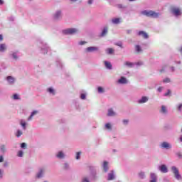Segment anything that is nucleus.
I'll return each instance as SVG.
<instances>
[{
  "label": "nucleus",
  "mask_w": 182,
  "mask_h": 182,
  "mask_svg": "<svg viewBox=\"0 0 182 182\" xmlns=\"http://www.w3.org/2000/svg\"><path fill=\"white\" fill-rule=\"evenodd\" d=\"M162 90H163V87H160L158 89L159 92H161Z\"/></svg>",
  "instance_id": "obj_55"
},
{
  "label": "nucleus",
  "mask_w": 182,
  "mask_h": 182,
  "mask_svg": "<svg viewBox=\"0 0 182 182\" xmlns=\"http://www.w3.org/2000/svg\"><path fill=\"white\" fill-rule=\"evenodd\" d=\"M4 4V1L3 0H0V5Z\"/></svg>",
  "instance_id": "obj_56"
},
{
  "label": "nucleus",
  "mask_w": 182,
  "mask_h": 182,
  "mask_svg": "<svg viewBox=\"0 0 182 182\" xmlns=\"http://www.w3.org/2000/svg\"><path fill=\"white\" fill-rule=\"evenodd\" d=\"M23 151H18V157H23Z\"/></svg>",
  "instance_id": "obj_30"
},
{
  "label": "nucleus",
  "mask_w": 182,
  "mask_h": 182,
  "mask_svg": "<svg viewBox=\"0 0 182 182\" xmlns=\"http://www.w3.org/2000/svg\"><path fill=\"white\" fill-rule=\"evenodd\" d=\"M76 32H77V29L76 28H68L63 31L65 35H74Z\"/></svg>",
  "instance_id": "obj_3"
},
{
  "label": "nucleus",
  "mask_w": 182,
  "mask_h": 182,
  "mask_svg": "<svg viewBox=\"0 0 182 182\" xmlns=\"http://www.w3.org/2000/svg\"><path fill=\"white\" fill-rule=\"evenodd\" d=\"M105 65L107 69H112V64L109 62L105 61Z\"/></svg>",
  "instance_id": "obj_18"
},
{
  "label": "nucleus",
  "mask_w": 182,
  "mask_h": 182,
  "mask_svg": "<svg viewBox=\"0 0 182 182\" xmlns=\"http://www.w3.org/2000/svg\"><path fill=\"white\" fill-rule=\"evenodd\" d=\"M181 107H182V104L179 105L178 107V110H179V112L181 111Z\"/></svg>",
  "instance_id": "obj_42"
},
{
  "label": "nucleus",
  "mask_w": 182,
  "mask_h": 182,
  "mask_svg": "<svg viewBox=\"0 0 182 182\" xmlns=\"http://www.w3.org/2000/svg\"><path fill=\"white\" fill-rule=\"evenodd\" d=\"M92 3H93V0H89L88 1L89 5H92Z\"/></svg>",
  "instance_id": "obj_47"
},
{
  "label": "nucleus",
  "mask_w": 182,
  "mask_h": 182,
  "mask_svg": "<svg viewBox=\"0 0 182 182\" xmlns=\"http://www.w3.org/2000/svg\"><path fill=\"white\" fill-rule=\"evenodd\" d=\"M35 114H38V111H33L28 117V120H31L33 117V116H35Z\"/></svg>",
  "instance_id": "obj_23"
},
{
  "label": "nucleus",
  "mask_w": 182,
  "mask_h": 182,
  "mask_svg": "<svg viewBox=\"0 0 182 182\" xmlns=\"http://www.w3.org/2000/svg\"><path fill=\"white\" fill-rule=\"evenodd\" d=\"M136 65H143V63L142 62H138V63H136Z\"/></svg>",
  "instance_id": "obj_51"
},
{
  "label": "nucleus",
  "mask_w": 182,
  "mask_h": 182,
  "mask_svg": "<svg viewBox=\"0 0 182 182\" xmlns=\"http://www.w3.org/2000/svg\"><path fill=\"white\" fill-rule=\"evenodd\" d=\"M0 178H2V170L0 169Z\"/></svg>",
  "instance_id": "obj_52"
},
{
  "label": "nucleus",
  "mask_w": 182,
  "mask_h": 182,
  "mask_svg": "<svg viewBox=\"0 0 182 182\" xmlns=\"http://www.w3.org/2000/svg\"><path fill=\"white\" fill-rule=\"evenodd\" d=\"M98 92H99V93H103L105 92V90H103V88L102 87H98Z\"/></svg>",
  "instance_id": "obj_31"
},
{
  "label": "nucleus",
  "mask_w": 182,
  "mask_h": 182,
  "mask_svg": "<svg viewBox=\"0 0 182 182\" xmlns=\"http://www.w3.org/2000/svg\"><path fill=\"white\" fill-rule=\"evenodd\" d=\"M13 99H14V100H19V96L17 94H14L13 95Z\"/></svg>",
  "instance_id": "obj_29"
},
{
  "label": "nucleus",
  "mask_w": 182,
  "mask_h": 182,
  "mask_svg": "<svg viewBox=\"0 0 182 182\" xmlns=\"http://www.w3.org/2000/svg\"><path fill=\"white\" fill-rule=\"evenodd\" d=\"M178 156L179 157H181V155L180 154H178Z\"/></svg>",
  "instance_id": "obj_61"
},
{
  "label": "nucleus",
  "mask_w": 182,
  "mask_h": 182,
  "mask_svg": "<svg viewBox=\"0 0 182 182\" xmlns=\"http://www.w3.org/2000/svg\"><path fill=\"white\" fill-rule=\"evenodd\" d=\"M117 46H119V48H122V43H115Z\"/></svg>",
  "instance_id": "obj_43"
},
{
  "label": "nucleus",
  "mask_w": 182,
  "mask_h": 182,
  "mask_svg": "<svg viewBox=\"0 0 182 182\" xmlns=\"http://www.w3.org/2000/svg\"><path fill=\"white\" fill-rule=\"evenodd\" d=\"M180 141H182V135L180 137Z\"/></svg>",
  "instance_id": "obj_60"
},
{
  "label": "nucleus",
  "mask_w": 182,
  "mask_h": 182,
  "mask_svg": "<svg viewBox=\"0 0 182 182\" xmlns=\"http://www.w3.org/2000/svg\"><path fill=\"white\" fill-rule=\"evenodd\" d=\"M6 46H5V44H0V52H4V50H6Z\"/></svg>",
  "instance_id": "obj_19"
},
{
  "label": "nucleus",
  "mask_w": 182,
  "mask_h": 182,
  "mask_svg": "<svg viewBox=\"0 0 182 182\" xmlns=\"http://www.w3.org/2000/svg\"><path fill=\"white\" fill-rule=\"evenodd\" d=\"M48 92H49V93H52V95H55V90H53V88H48Z\"/></svg>",
  "instance_id": "obj_28"
},
{
  "label": "nucleus",
  "mask_w": 182,
  "mask_h": 182,
  "mask_svg": "<svg viewBox=\"0 0 182 182\" xmlns=\"http://www.w3.org/2000/svg\"><path fill=\"white\" fill-rule=\"evenodd\" d=\"M161 112V113H167V108H166V106L162 105Z\"/></svg>",
  "instance_id": "obj_24"
},
{
  "label": "nucleus",
  "mask_w": 182,
  "mask_h": 182,
  "mask_svg": "<svg viewBox=\"0 0 182 182\" xmlns=\"http://www.w3.org/2000/svg\"><path fill=\"white\" fill-rule=\"evenodd\" d=\"M112 23H114L115 25H117L118 23H120V18H112Z\"/></svg>",
  "instance_id": "obj_15"
},
{
  "label": "nucleus",
  "mask_w": 182,
  "mask_h": 182,
  "mask_svg": "<svg viewBox=\"0 0 182 182\" xmlns=\"http://www.w3.org/2000/svg\"><path fill=\"white\" fill-rule=\"evenodd\" d=\"M139 176L140 178H144V173L140 172L139 173Z\"/></svg>",
  "instance_id": "obj_34"
},
{
  "label": "nucleus",
  "mask_w": 182,
  "mask_h": 182,
  "mask_svg": "<svg viewBox=\"0 0 182 182\" xmlns=\"http://www.w3.org/2000/svg\"><path fill=\"white\" fill-rule=\"evenodd\" d=\"M171 170L177 180H181V175L178 173V169L176 166H172Z\"/></svg>",
  "instance_id": "obj_2"
},
{
  "label": "nucleus",
  "mask_w": 182,
  "mask_h": 182,
  "mask_svg": "<svg viewBox=\"0 0 182 182\" xmlns=\"http://www.w3.org/2000/svg\"><path fill=\"white\" fill-rule=\"evenodd\" d=\"M105 127L106 129H107L108 130H111L112 129V125L110 124V123H107L105 124Z\"/></svg>",
  "instance_id": "obj_27"
},
{
  "label": "nucleus",
  "mask_w": 182,
  "mask_h": 182,
  "mask_svg": "<svg viewBox=\"0 0 182 182\" xmlns=\"http://www.w3.org/2000/svg\"><path fill=\"white\" fill-rule=\"evenodd\" d=\"M172 71H174V68H172Z\"/></svg>",
  "instance_id": "obj_62"
},
{
  "label": "nucleus",
  "mask_w": 182,
  "mask_h": 182,
  "mask_svg": "<svg viewBox=\"0 0 182 182\" xmlns=\"http://www.w3.org/2000/svg\"><path fill=\"white\" fill-rule=\"evenodd\" d=\"M62 15V13L60 11H57L55 15H54V18L55 19H59Z\"/></svg>",
  "instance_id": "obj_14"
},
{
  "label": "nucleus",
  "mask_w": 182,
  "mask_h": 182,
  "mask_svg": "<svg viewBox=\"0 0 182 182\" xmlns=\"http://www.w3.org/2000/svg\"><path fill=\"white\" fill-rule=\"evenodd\" d=\"M180 51H181V52H182V47H181V48Z\"/></svg>",
  "instance_id": "obj_63"
},
{
  "label": "nucleus",
  "mask_w": 182,
  "mask_h": 182,
  "mask_svg": "<svg viewBox=\"0 0 182 182\" xmlns=\"http://www.w3.org/2000/svg\"><path fill=\"white\" fill-rule=\"evenodd\" d=\"M118 82L122 85H126V83H127V80L124 77H122Z\"/></svg>",
  "instance_id": "obj_8"
},
{
  "label": "nucleus",
  "mask_w": 182,
  "mask_h": 182,
  "mask_svg": "<svg viewBox=\"0 0 182 182\" xmlns=\"http://www.w3.org/2000/svg\"><path fill=\"white\" fill-rule=\"evenodd\" d=\"M6 80L9 82V83H10V85H12V83L15 82V78H14L11 76H8Z\"/></svg>",
  "instance_id": "obj_9"
},
{
  "label": "nucleus",
  "mask_w": 182,
  "mask_h": 182,
  "mask_svg": "<svg viewBox=\"0 0 182 182\" xmlns=\"http://www.w3.org/2000/svg\"><path fill=\"white\" fill-rule=\"evenodd\" d=\"M169 82H170L169 78H166L164 80V83H169Z\"/></svg>",
  "instance_id": "obj_38"
},
{
  "label": "nucleus",
  "mask_w": 182,
  "mask_h": 182,
  "mask_svg": "<svg viewBox=\"0 0 182 182\" xmlns=\"http://www.w3.org/2000/svg\"><path fill=\"white\" fill-rule=\"evenodd\" d=\"M21 149H26V143H22L21 144Z\"/></svg>",
  "instance_id": "obj_36"
},
{
  "label": "nucleus",
  "mask_w": 182,
  "mask_h": 182,
  "mask_svg": "<svg viewBox=\"0 0 182 182\" xmlns=\"http://www.w3.org/2000/svg\"><path fill=\"white\" fill-rule=\"evenodd\" d=\"M71 1V2H76V1H77V0H70Z\"/></svg>",
  "instance_id": "obj_58"
},
{
  "label": "nucleus",
  "mask_w": 182,
  "mask_h": 182,
  "mask_svg": "<svg viewBox=\"0 0 182 182\" xmlns=\"http://www.w3.org/2000/svg\"><path fill=\"white\" fill-rule=\"evenodd\" d=\"M161 146L163 148V149H166L167 150H168V149H171V146L170 145V144L167 143V142H163L161 144Z\"/></svg>",
  "instance_id": "obj_5"
},
{
  "label": "nucleus",
  "mask_w": 182,
  "mask_h": 182,
  "mask_svg": "<svg viewBox=\"0 0 182 182\" xmlns=\"http://www.w3.org/2000/svg\"><path fill=\"white\" fill-rule=\"evenodd\" d=\"M42 176H43V169L40 170L38 173H37V175H36V178H41V177H42Z\"/></svg>",
  "instance_id": "obj_16"
},
{
  "label": "nucleus",
  "mask_w": 182,
  "mask_h": 182,
  "mask_svg": "<svg viewBox=\"0 0 182 182\" xmlns=\"http://www.w3.org/2000/svg\"><path fill=\"white\" fill-rule=\"evenodd\" d=\"M124 65L126 66H128V68H133V65H134L133 63H130L129 61H127L124 63Z\"/></svg>",
  "instance_id": "obj_20"
},
{
  "label": "nucleus",
  "mask_w": 182,
  "mask_h": 182,
  "mask_svg": "<svg viewBox=\"0 0 182 182\" xmlns=\"http://www.w3.org/2000/svg\"><path fill=\"white\" fill-rule=\"evenodd\" d=\"M87 52H94V50H97V47H88L86 49Z\"/></svg>",
  "instance_id": "obj_12"
},
{
  "label": "nucleus",
  "mask_w": 182,
  "mask_h": 182,
  "mask_svg": "<svg viewBox=\"0 0 182 182\" xmlns=\"http://www.w3.org/2000/svg\"><path fill=\"white\" fill-rule=\"evenodd\" d=\"M69 167V165H68L67 164H65L64 166V168L66 169Z\"/></svg>",
  "instance_id": "obj_49"
},
{
  "label": "nucleus",
  "mask_w": 182,
  "mask_h": 182,
  "mask_svg": "<svg viewBox=\"0 0 182 182\" xmlns=\"http://www.w3.org/2000/svg\"><path fill=\"white\" fill-rule=\"evenodd\" d=\"M171 91L170 90H168V92L164 94V96H168V95H171Z\"/></svg>",
  "instance_id": "obj_39"
},
{
  "label": "nucleus",
  "mask_w": 182,
  "mask_h": 182,
  "mask_svg": "<svg viewBox=\"0 0 182 182\" xmlns=\"http://www.w3.org/2000/svg\"><path fill=\"white\" fill-rule=\"evenodd\" d=\"M150 182H157V179H151Z\"/></svg>",
  "instance_id": "obj_53"
},
{
  "label": "nucleus",
  "mask_w": 182,
  "mask_h": 182,
  "mask_svg": "<svg viewBox=\"0 0 182 182\" xmlns=\"http://www.w3.org/2000/svg\"><path fill=\"white\" fill-rule=\"evenodd\" d=\"M82 182H89V180H87V178H85L82 180Z\"/></svg>",
  "instance_id": "obj_48"
},
{
  "label": "nucleus",
  "mask_w": 182,
  "mask_h": 182,
  "mask_svg": "<svg viewBox=\"0 0 182 182\" xmlns=\"http://www.w3.org/2000/svg\"><path fill=\"white\" fill-rule=\"evenodd\" d=\"M80 154H81V152H77V155H76L77 160H79V159H80Z\"/></svg>",
  "instance_id": "obj_35"
},
{
  "label": "nucleus",
  "mask_w": 182,
  "mask_h": 182,
  "mask_svg": "<svg viewBox=\"0 0 182 182\" xmlns=\"http://www.w3.org/2000/svg\"><path fill=\"white\" fill-rule=\"evenodd\" d=\"M138 35L139 36H143V38H144V39H147V38H149V35L147 34V33H146L144 31H139L138 33Z\"/></svg>",
  "instance_id": "obj_7"
},
{
  "label": "nucleus",
  "mask_w": 182,
  "mask_h": 182,
  "mask_svg": "<svg viewBox=\"0 0 182 182\" xmlns=\"http://www.w3.org/2000/svg\"><path fill=\"white\" fill-rule=\"evenodd\" d=\"M108 163L107 161H104V164H103V169H104V171H107V170H109V166H108Z\"/></svg>",
  "instance_id": "obj_10"
},
{
  "label": "nucleus",
  "mask_w": 182,
  "mask_h": 182,
  "mask_svg": "<svg viewBox=\"0 0 182 182\" xmlns=\"http://www.w3.org/2000/svg\"><path fill=\"white\" fill-rule=\"evenodd\" d=\"M4 161V156H0V163H2Z\"/></svg>",
  "instance_id": "obj_46"
},
{
  "label": "nucleus",
  "mask_w": 182,
  "mask_h": 182,
  "mask_svg": "<svg viewBox=\"0 0 182 182\" xmlns=\"http://www.w3.org/2000/svg\"><path fill=\"white\" fill-rule=\"evenodd\" d=\"M113 52H114V50H113V48H107V53L109 55H112V53H113Z\"/></svg>",
  "instance_id": "obj_25"
},
{
  "label": "nucleus",
  "mask_w": 182,
  "mask_h": 182,
  "mask_svg": "<svg viewBox=\"0 0 182 182\" xmlns=\"http://www.w3.org/2000/svg\"><path fill=\"white\" fill-rule=\"evenodd\" d=\"M151 180H156L157 178L156 177V174L154 173H151Z\"/></svg>",
  "instance_id": "obj_33"
},
{
  "label": "nucleus",
  "mask_w": 182,
  "mask_h": 182,
  "mask_svg": "<svg viewBox=\"0 0 182 182\" xmlns=\"http://www.w3.org/2000/svg\"><path fill=\"white\" fill-rule=\"evenodd\" d=\"M107 33V27L104 28L101 36H105Z\"/></svg>",
  "instance_id": "obj_22"
},
{
  "label": "nucleus",
  "mask_w": 182,
  "mask_h": 182,
  "mask_svg": "<svg viewBox=\"0 0 182 182\" xmlns=\"http://www.w3.org/2000/svg\"><path fill=\"white\" fill-rule=\"evenodd\" d=\"M149 100V98L147 97H142L141 100H139V103H146Z\"/></svg>",
  "instance_id": "obj_13"
},
{
  "label": "nucleus",
  "mask_w": 182,
  "mask_h": 182,
  "mask_svg": "<svg viewBox=\"0 0 182 182\" xmlns=\"http://www.w3.org/2000/svg\"><path fill=\"white\" fill-rule=\"evenodd\" d=\"M1 151H3V153H4L5 151V146H2L1 148Z\"/></svg>",
  "instance_id": "obj_45"
},
{
  "label": "nucleus",
  "mask_w": 182,
  "mask_h": 182,
  "mask_svg": "<svg viewBox=\"0 0 182 182\" xmlns=\"http://www.w3.org/2000/svg\"><path fill=\"white\" fill-rule=\"evenodd\" d=\"M115 114H116V113L114 112H113V109H109L108 110L107 116H114Z\"/></svg>",
  "instance_id": "obj_17"
},
{
  "label": "nucleus",
  "mask_w": 182,
  "mask_h": 182,
  "mask_svg": "<svg viewBox=\"0 0 182 182\" xmlns=\"http://www.w3.org/2000/svg\"><path fill=\"white\" fill-rule=\"evenodd\" d=\"M85 43H86V42H85V41H80V45H85Z\"/></svg>",
  "instance_id": "obj_50"
},
{
  "label": "nucleus",
  "mask_w": 182,
  "mask_h": 182,
  "mask_svg": "<svg viewBox=\"0 0 182 182\" xmlns=\"http://www.w3.org/2000/svg\"><path fill=\"white\" fill-rule=\"evenodd\" d=\"M130 32H132V31H130V30L127 31V33H130Z\"/></svg>",
  "instance_id": "obj_59"
},
{
  "label": "nucleus",
  "mask_w": 182,
  "mask_h": 182,
  "mask_svg": "<svg viewBox=\"0 0 182 182\" xmlns=\"http://www.w3.org/2000/svg\"><path fill=\"white\" fill-rule=\"evenodd\" d=\"M57 157H58V159H63V157H65V155L63 154V152L60 151L57 154Z\"/></svg>",
  "instance_id": "obj_21"
},
{
  "label": "nucleus",
  "mask_w": 182,
  "mask_h": 182,
  "mask_svg": "<svg viewBox=\"0 0 182 182\" xmlns=\"http://www.w3.org/2000/svg\"><path fill=\"white\" fill-rule=\"evenodd\" d=\"M142 15H145L146 16H148L150 18H158L160 14L156 13V11H142Z\"/></svg>",
  "instance_id": "obj_1"
},
{
  "label": "nucleus",
  "mask_w": 182,
  "mask_h": 182,
  "mask_svg": "<svg viewBox=\"0 0 182 182\" xmlns=\"http://www.w3.org/2000/svg\"><path fill=\"white\" fill-rule=\"evenodd\" d=\"M12 56H13L14 59H18V56L16 55V53H13Z\"/></svg>",
  "instance_id": "obj_40"
},
{
  "label": "nucleus",
  "mask_w": 182,
  "mask_h": 182,
  "mask_svg": "<svg viewBox=\"0 0 182 182\" xmlns=\"http://www.w3.org/2000/svg\"><path fill=\"white\" fill-rule=\"evenodd\" d=\"M0 41H4V37L0 34Z\"/></svg>",
  "instance_id": "obj_54"
},
{
  "label": "nucleus",
  "mask_w": 182,
  "mask_h": 182,
  "mask_svg": "<svg viewBox=\"0 0 182 182\" xmlns=\"http://www.w3.org/2000/svg\"><path fill=\"white\" fill-rule=\"evenodd\" d=\"M123 123H124V124H127V123H129V120H127V119H124V120H123Z\"/></svg>",
  "instance_id": "obj_44"
},
{
  "label": "nucleus",
  "mask_w": 182,
  "mask_h": 182,
  "mask_svg": "<svg viewBox=\"0 0 182 182\" xmlns=\"http://www.w3.org/2000/svg\"><path fill=\"white\" fill-rule=\"evenodd\" d=\"M80 97H81V99H82V100H85V99H86V95H85V94H81Z\"/></svg>",
  "instance_id": "obj_37"
},
{
  "label": "nucleus",
  "mask_w": 182,
  "mask_h": 182,
  "mask_svg": "<svg viewBox=\"0 0 182 182\" xmlns=\"http://www.w3.org/2000/svg\"><path fill=\"white\" fill-rule=\"evenodd\" d=\"M135 49H136V52H138V53L141 52V48H140V46H136Z\"/></svg>",
  "instance_id": "obj_26"
},
{
  "label": "nucleus",
  "mask_w": 182,
  "mask_h": 182,
  "mask_svg": "<svg viewBox=\"0 0 182 182\" xmlns=\"http://www.w3.org/2000/svg\"><path fill=\"white\" fill-rule=\"evenodd\" d=\"M172 12L176 16H179V15H181V11H180V9L173 8L172 9Z\"/></svg>",
  "instance_id": "obj_4"
},
{
  "label": "nucleus",
  "mask_w": 182,
  "mask_h": 182,
  "mask_svg": "<svg viewBox=\"0 0 182 182\" xmlns=\"http://www.w3.org/2000/svg\"><path fill=\"white\" fill-rule=\"evenodd\" d=\"M21 126L23 127V129H26V123H25V122L22 123L21 122Z\"/></svg>",
  "instance_id": "obj_41"
},
{
  "label": "nucleus",
  "mask_w": 182,
  "mask_h": 182,
  "mask_svg": "<svg viewBox=\"0 0 182 182\" xmlns=\"http://www.w3.org/2000/svg\"><path fill=\"white\" fill-rule=\"evenodd\" d=\"M159 170L160 171H161V173H167L168 171V170L167 169V166H166V165H161L159 167Z\"/></svg>",
  "instance_id": "obj_6"
},
{
  "label": "nucleus",
  "mask_w": 182,
  "mask_h": 182,
  "mask_svg": "<svg viewBox=\"0 0 182 182\" xmlns=\"http://www.w3.org/2000/svg\"><path fill=\"white\" fill-rule=\"evenodd\" d=\"M163 72H164V68H163V69H161V70H160V73H163Z\"/></svg>",
  "instance_id": "obj_57"
},
{
  "label": "nucleus",
  "mask_w": 182,
  "mask_h": 182,
  "mask_svg": "<svg viewBox=\"0 0 182 182\" xmlns=\"http://www.w3.org/2000/svg\"><path fill=\"white\" fill-rule=\"evenodd\" d=\"M108 180H114V172L111 171V173L108 174Z\"/></svg>",
  "instance_id": "obj_11"
},
{
  "label": "nucleus",
  "mask_w": 182,
  "mask_h": 182,
  "mask_svg": "<svg viewBox=\"0 0 182 182\" xmlns=\"http://www.w3.org/2000/svg\"><path fill=\"white\" fill-rule=\"evenodd\" d=\"M22 136V132L21 130L17 131L16 136L17 137H21Z\"/></svg>",
  "instance_id": "obj_32"
}]
</instances>
